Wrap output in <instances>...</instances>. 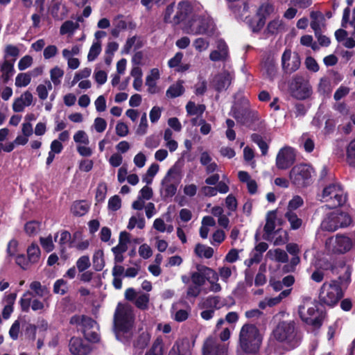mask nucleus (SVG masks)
<instances>
[{"label": "nucleus", "mask_w": 355, "mask_h": 355, "mask_svg": "<svg viewBox=\"0 0 355 355\" xmlns=\"http://www.w3.org/2000/svg\"><path fill=\"white\" fill-rule=\"evenodd\" d=\"M274 338L281 343L286 350L290 351L298 347L302 335L294 321H281L272 331Z\"/></svg>", "instance_id": "nucleus-4"}, {"label": "nucleus", "mask_w": 355, "mask_h": 355, "mask_svg": "<svg viewBox=\"0 0 355 355\" xmlns=\"http://www.w3.org/2000/svg\"><path fill=\"white\" fill-rule=\"evenodd\" d=\"M114 28L111 31V34L117 37L119 35L121 31L125 29L130 28L134 29L136 26L135 24L132 21H127L124 16L119 15L115 17L112 21Z\"/></svg>", "instance_id": "nucleus-20"}, {"label": "nucleus", "mask_w": 355, "mask_h": 355, "mask_svg": "<svg viewBox=\"0 0 355 355\" xmlns=\"http://www.w3.org/2000/svg\"><path fill=\"white\" fill-rule=\"evenodd\" d=\"M215 30L213 20L209 17H196L190 23L189 33L211 36Z\"/></svg>", "instance_id": "nucleus-11"}, {"label": "nucleus", "mask_w": 355, "mask_h": 355, "mask_svg": "<svg viewBox=\"0 0 355 355\" xmlns=\"http://www.w3.org/2000/svg\"><path fill=\"white\" fill-rule=\"evenodd\" d=\"M304 200L300 196H295L289 202L287 207V211H295L297 208L302 207Z\"/></svg>", "instance_id": "nucleus-59"}, {"label": "nucleus", "mask_w": 355, "mask_h": 355, "mask_svg": "<svg viewBox=\"0 0 355 355\" xmlns=\"http://www.w3.org/2000/svg\"><path fill=\"white\" fill-rule=\"evenodd\" d=\"M150 339L147 331H141L136 336L132 341L134 355H141L144 349L148 346Z\"/></svg>", "instance_id": "nucleus-21"}, {"label": "nucleus", "mask_w": 355, "mask_h": 355, "mask_svg": "<svg viewBox=\"0 0 355 355\" xmlns=\"http://www.w3.org/2000/svg\"><path fill=\"white\" fill-rule=\"evenodd\" d=\"M171 171L172 170L170 169L162 181V193L165 198L173 196L177 191V185L171 181L170 174Z\"/></svg>", "instance_id": "nucleus-23"}, {"label": "nucleus", "mask_w": 355, "mask_h": 355, "mask_svg": "<svg viewBox=\"0 0 355 355\" xmlns=\"http://www.w3.org/2000/svg\"><path fill=\"white\" fill-rule=\"evenodd\" d=\"M69 347V351L73 355H87L91 349L87 342L77 337L71 338Z\"/></svg>", "instance_id": "nucleus-18"}, {"label": "nucleus", "mask_w": 355, "mask_h": 355, "mask_svg": "<svg viewBox=\"0 0 355 355\" xmlns=\"http://www.w3.org/2000/svg\"><path fill=\"white\" fill-rule=\"evenodd\" d=\"M47 86L40 84L36 88V92L39 98L45 100L48 97V90L52 89V85L49 81L46 82Z\"/></svg>", "instance_id": "nucleus-55"}, {"label": "nucleus", "mask_w": 355, "mask_h": 355, "mask_svg": "<svg viewBox=\"0 0 355 355\" xmlns=\"http://www.w3.org/2000/svg\"><path fill=\"white\" fill-rule=\"evenodd\" d=\"M27 254L28 261L31 263L37 262L40 257L39 246L35 243H32L27 249Z\"/></svg>", "instance_id": "nucleus-38"}, {"label": "nucleus", "mask_w": 355, "mask_h": 355, "mask_svg": "<svg viewBox=\"0 0 355 355\" xmlns=\"http://www.w3.org/2000/svg\"><path fill=\"white\" fill-rule=\"evenodd\" d=\"M33 96L29 92L23 93L20 97L17 98L12 104V109L15 112H23L25 107L31 105L33 103Z\"/></svg>", "instance_id": "nucleus-22"}, {"label": "nucleus", "mask_w": 355, "mask_h": 355, "mask_svg": "<svg viewBox=\"0 0 355 355\" xmlns=\"http://www.w3.org/2000/svg\"><path fill=\"white\" fill-rule=\"evenodd\" d=\"M283 28V22L279 19H275L271 21L267 26V31L272 34H277Z\"/></svg>", "instance_id": "nucleus-53"}, {"label": "nucleus", "mask_w": 355, "mask_h": 355, "mask_svg": "<svg viewBox=\"0 0 355 355\" xmlns=\"http://www.w3.org/2000/svg\"><path fill=\"white\" fill-rule=\"evenodd\" d=\"M202 355H229L228 345L217 338L209 337L203 343Z\"/></svg>", "instance_id": "nucleus-13"}, {"label": "nucleus", "mask_w": 355, "mask_h": 355, "mask_svg": "<svg viewBox=\"0 0 355 355\" xmlns=\"http://www.w3.org/2000/svg\"><path fill=\"white\" fill-rule=\"evenodd\" d=\"M225 304V303L221 300L219 296H208L203 299L201 303V308L214 309L215 311L216 309H220Z\"/></svg>", "instance_id": "nucleus-26"}, {"label": "nucleus", "mask_w": 355, "mask_h": 355, "mask_svg": "<svg viewBox=\"0 0 355 355\" xmlns=\"http://www.w3.org/2000/svg\"><path fill=\"white\" fill-rule=\"evenodd\" d=\"M232 76L228 71H223L216 75L211 84L218 92L225 90L231 84Z\"/></svg>", "instance_id": "nucleus-19"}, {"label": "nucleus", "mask_w": 355, "mask_h": 355, "mask_svg": "<svg viewBox=\"0 0 355 355\" xmlns=\"http://www.w3.org/2000/svg\"><path fill=\"white\" fill-rule=\"evenodd\" d=\"M186 110L189 115H202L205 110V105L203 104L196 105L194 102L189 101L186 105Z\"/></svg>", "instance_id": "nucleus-39"}, {"label": "nucleus", "mask_w": 355, "mask_h": 355, "mask_svg": "<svg viewBox=\"0 0 355 355\" xmlns=\"http://www.w3.org/2000/svg\"><path fill=\"white\" fill-rule=\"evenodd\" d=\"M31 81V75L27 73H19L15 78V85L17 87H26Z\"/></svg>", "instance_id": "nucleus-51"}, {"label": "nucleus", "mask_w": 355, "mask_h": 355, "mask_svg": "<svg viewBox=\"0 0 355 355\" xmlns=\"http://www.w3.org/2000/svg\"><path fill=\"white\" fill-rule=\"evenodd\" d=\"M40 227V223L35 220H31L26 223L25 232L28 235H33L38 232Z\"/></svg>", "instance_id": "nucleus-62"}, {"label": "nucleus", "mask_w": 355, "mask_h": 355, "mask_svg": "<svg viewBox=\"0 0 355 355\" xmlns=\"http://www.w3.org/2000/svg\"><path fill=\"white\" fill-rule=\"evenodd\" d=\"M315 171L307 164L295 165L289 173V179L291 183L297 188H304L309 186L313 182Z\"/></svg>", "instance_id": "nucleus-5"}, {"label": "nucleus", "mask_w": 355, "mask_h": 355, "mask_svg": "<svg viewBox=\"0 0 355 355\" xmlns=\"http://www.w3.org/2000/svg\"><path fill=\"white\" fill-rule=\"evenodd\" d=\"M193 46L198 52L206 51L209 46V42L204 38L199 37L193 41Z\"/></svg>", "instance_id": "nucleus-63"}, {"label": "nucleus", "mask_w": 355, "mask_h": 355, "mask_svg": "<svg viewBox=\"0 0 355 355\" xmlns=\"http://www.w3.org/2000/svg\"><path fill=\"white\" fill-rule=\"evenodd\" d=\"M275 11L274 6L269 3L265 2L262 3L257 11V15L259 17H261L264 19H266L269 17L272 13Z\"/></svg>", "instance_id": "nucleus-41"}, {"label": "nucleus", "mask_w": 355, "mask_h": 355, "mask_svg": "<svg viewBox=\"0 0 355 355\" xmlns=\"http://www.w3.org/2000/svg\"><path fill=\"white\" fill-rule=\"evenodd\" d=\"M51 15L57 20L63 19L67 15V7L58 0H53L49 8Z\"/></svg>", "instance_id": "nucleus-24"}, {"label": "nucleus", "mask_w": 355, "mask_h": 355, "mask_svg": "<svg viewBox=\"0 0 355 355\" xmlns=\"http://www.w3.org/2000/svg\"><path fill=\"white\" fill-rule=\"evenodd\" d=\"M194 252L200 258L210 259L214 254V249L209 246L198 243L196 245Z\"/></svg>", "instance_id": "nucleus-32"}, {"label": "nucleus", "mask_w": 355, "mask_h": 355, "mask_svg": "<svg viewBox=\"0 0 355 355\" xmlns=\"http://www.w3.org/2000/svg\"><path fill=\"white\" fill-rule=\"evenodd\" d=\"M232 116L238 123L250 128L252 130H260L263 128V121L256 112L247 108H233Z\"/></svg>", "instance_id": "nucleus-8"}, {"label": "nucleus", "mask_w": 355, "mask_h": 355, "mask_svg": "<svg viewBox=\"0 0 355 355\" xmlns=\"http://www.w3.org/2000/svg\"><path fill=\"white\" fill-rule=\"evenodd\" d=\"M67 291V282L62 279H58L53 285V292L61 295H64Z\"/></svg>", "instance_id": "nucleus-57"}, {"label": "nucleus", "mask_w": 355, "mask_h": 355, "mask_svg": "<svg viewBox=\"0 0 355 355\" xmlns=\"http://www.w3.org/2000/svg\"><path fill=\"white\" fill-rule=\"evenodd\" d=\"M96 324L95 320L84 315L80 330L83 331L85 336H88L89 330L92 329Z\"/></svg>", "instance_id": "nucleus-52"}, {"label": "nucleus", "mask_w": 355, "mask_h": 355, "mask_svg": "<svg viewBox=\"0 0 355 355\" xmlns=\"http://www.w3.org/2000/svg\"><path fill=\"white\" fill-rule=\"evenodd\" d=\"M295 161V153L294 149L286 146L279 150L276 157V166L279 169L285 170L288 168Z\"/></svg>", "instance_id": "nucleus-14"}, {"label": "nucleus", "mask_w": 355, "mask_h": 355, "mask_svg": "<svg viewBox=\"0 0 355 355\" xmlns=\"http://www.w3.org/2000/svg\"><path fill=\"white\" fill-rule=\"evenodd\" d=\"M273 239V244L275 245H282L288 241V234L285 230L279 229L274 232Z\"/></svg>", "instance_id": "nucleus-44"}, {"label": "nucleus", "mask_w": 355, "mask_h": 355, "mask_svg": "<svg viewBox=\"0 0 355 355\" xmlns=\"http://www.w3.org/2000/svg\"><path fill=\"white\" fill-rule=\"evenodd\" d=\"M30 288L33 290L37 296L44 297L49 295V291L46 286H42L40 282H33Z\"/></svg>", "instance_id": "nucleus-43"}, {"label": "nucleus", "mask_w": 355, "mask_h": 355, "mask_svg": "<svg viewBox=\"0 0 355 355\" xmlns=\"http://www.w3.org/2000/svg\"><path fill=\"white\" fill-rule=\"evenodd\" d=\"M300 58L297 53L291 55L290 49H286L282 56V69L286 73H291L297 71L300 66Z\"/></svg>", "instance_id": "nucleus-15"}, {"label": "nucleus", "mask_w": 355, "mask_h": 355, "mask_svg": "<svg viewBox=\"0 0 355 355\" xmlns=\"http://www.w3.org/2000/svg\"><path fill=\"white\" fill-rule=\"evenodd\" d=\"M299 314L304 322L315 328H319L322 324L324 316L322 313L318 311L316 304H313L307 308L304 306H300L299 307Z\"/></svg>", "instance_id": "nucleus-12"}, {"label": "nucleus", "mask_w": 355, "mask_h": 355, "mask_svg": "<svg viewBox=\"0 0 355 355\" xmlns=\"http://www.w3.org/2000/svg\"><path fill=\"white\" fill-rule=\"evenodd\" d=\"M93 267L96 271H101L105 266L103 252L101 250L96 251L92 258Z\"/></svg>", "instance_id": "nucleus-37"}, {"label": "nucleus", "mask_w": 355, "mask_h": 355, "mask_svg": "<svg viewBox=\"0 0 355 355\" xmlns=\"http://www.w3.org/2000/svg\"><path fill=\"white\" fill-rule=\"evenodd\" d=\"M107 184L105 182H101L98 184L96 191L95 199L97 202H103L107 193Z\"/></svg>", "instance_id": "nucleus-56"}, {"label": "nucleus", "mask_w": 355, "mask_h": 355, "mask_svg": "<svg viewBox=\"0 0 355 355\" xmlns=\"http://www.w3.org/2000/svg\"><path fill=\"white\" fill-rule=\"evenodd\" d=\"M351 222V217L347 213L336 210L325 216L320 227L325 231L334 232L339 228L347 227Z\"/></svg>", "instance_id": "nucleus-7"}, {"label": "nucleus", "mask_w": 355, "mask_h": 355, "mask_svg": "<svg viewBox=\"0 0 355 355\" xmlns=\"http://www.w3.org/2000/svg\"><path fill=\"white\" fill-rule=\"evenodd\" d=\"M275 220L276 214L275 211H270L268 213L266 216V223L263 227L264 235L263 239L266 240H270V236L274 233L275 228Z\"/></svg>", "instance_id": "nucleus-27"}, {"label": "nucleus", "mask_w": 355, "mask_h": 355, "mask_svg": "<svg viewBox=\"0 0 355 355\" xmlns=\"http://www.w3.org/2000/svg\"><path fill=\"white\" fill-rule=\"evenodd\" d=\"M135 316L130 306L119 303L114 314V331L116 338L130 345L133 337Z\"/></svg>", "instance_id": "nucleus-2"}, {"label": "nucleus", "mask_w": 355, "mask_h": 355, "mask_svg": "<svg viewBox=\"0 0 355 355\" xmlns=\"http://www.w3.org/2000/svg\"><path fill=\"white\" fill-rule=\"evenodd\" d=\"M50 73L51 80L53 83L55 85H59L60 83V78L64 75V71L58 67H55L51 70Z\"/></svg>", "instance_id": "nucleus-60"}, {"label": "nucleus", "mask_w": 355, "mask_h": 355, "mask_svg": "<svg viewBox=\"0 0 355 355\" xmlns=\"http://www.w3.org/2000/svg\"><path fill=\"white\" fill-rule=\"evenodd\" d=\"M89 208V206L85 201H76L71 206V211L76 216H82L87 213Z\"/></svg>", "instance_id": "nucleus-31"}, {"label": "nucleus", "mask_w": 355, "mask_h": 355, "mask_svg": "<svg viewBox=\"0 0 355 355\" xmlns=\"http://www.w3.org/2000/svg\"><path fill=\"white\" fill-rule=\"evenodd\" d=\"M324 244L326 250L332 254H344L349 251L352 247V240L343 234L329 237Z\"/></svg>", "instance_id": "nucleus-10"}, {"label": "nucleus", "mask_w": 355, "mask_h": 355, "mask_svg": "<svg viewBox=\"0 0 355 355\" xmlns=\"http://www.w3.org/2000/svg\"><path fill=\"white\" fill-rule=\"evenodd\" d=\"M163 350L164 347L162 340L157 338L154 341L151 348L147 351L145 355H163Z\"/></svg>", "instance_id": "nucleus-47"}, {"label": "nucleus", "mask_w": 355, "mask_h": 355, "mask_svg": "<svg viewBox=\"0 0 355 355\" xmlns=\"http://www.w3.org/2000/svg\"><path fill=\"white\" fill-rule=\"evenodd\" d=\"M291 292V288L285 289L278 296L267 299V305L268 306H273L278 304L284 298L288 297Z\"/></svg>", "instance_id": "nucleus-49"}, {"label": "nucleus", "mask_w": 355, "mask_h": 355, "mask_svg": "<svg viewBox=\"0 0 355 355\" xmlns=\"http://www.w3.org/2000/svg\"><path fill=\"white\" fill-rule=\"evenodd\" d=\"M285 218L289 222L292 230H298L302 225V220L298 217L295 211H286Z\"/></svg>", "instance_id": "nucleus-33"}, {"label": "nucleus", "mask_w": 355, "mask_h": 355, "mask_svg": "<svg viewBox=\"0 0 355 355\" xmlns=\"http://www.w3.org/2000/svg\"><path fill=\"white\" fill-rule=\"evenodd\" d=\"M267 256L272 260L279 263H286L288 261L287 252L280 248L270 250L267 252Z\"/></svg>", "instance_id": "nucleus-29"}, {"label": "nucleus", "mask_w": 355, "mask_h": 355, "mask_svg": "<svg viewBox=\"0 0 355 355\" xmlns=\"http://www.w3.org/2000/svg\"><path fill=\"white\" fill-rule=\"evenodd\" d=\"M324 269H329L333 274L338 275V278L324 282L320 288L318 298L321 304L334 306L343 297L344 290L351 281L352 270L343 263L338 266L329 264Z\"/></svg>", "instance_id": "nucleus-1"}, {"label": "nucleus", "mask_w": 355, "mask_h": 355, "mask_svg": "<svg viewBox=\"0 0 355 355\" xmlns=\"http://www.w3.org/2000/svg\"><path fill=\"white\" fill-rule=\"evenodd\" d=\"M1 78L5 83L14 73V62L5 60L1 66Z\"/></svg>", "instance_id": "nucleus-30"}, {"label": "nucleus", "mask_w": 355, "mask_h": 355, "mask_svg": "<svg viewBox=\"0 0 355 355\" xmlns=\"http://www.w3.org/2000/svg\"><path fill=\"white\" fill-rule=\"evenodd\" d=\"M193 344L184 338L178 340L170 349L168 355H191Z\"/></svg>", "instance_id": "nucleus-17"}, {"label": "nucleus", "mask_w": 355, "mask_h": 355, "mask_svg": "<svg viewBox=\"0 0 355 355\" xmlns=\"http://www.w3.org/2000/svg\"><path fill=\"white\" fill-rule=\"evenodd\" d=\"M184 89L182 82H178L172 85L166 90V95L168 98H176L184 93Z\"/></svg>", "instance_id": "nucleus-35"}, {"label": "nucleus", "mask_w": 355, "mask_h": 355, "mask_svg": "<svg viewBox=\"0 0 355 355\" xmlns=\"http://www.w3.org/2000/svg\"><path fill=\"white\" fill-rule=\"evenodd\" d=\"M150 301V295L148 293H141L139 295L135 301V306L141 310H147Z\"/></svg>", "instance_id": "nucleus-40"}, {"label": "nucleus", "mask_w": 355, "mask_h": 355, "mask_svg": "<svg viewBox=\"0 0 355 355\" xmlns=\"http://www.w3.org/2000/svg\"><path fill=\"white\" fill-rule=\"evenodd\" d=\"M216 49L209 53V59L213 62H226L230 58L229 47L223 39L216 42Z\"/></svg>", "instance_id": "nucleus-16"}, {"label": "nucleus", "mask_w": 355, "mask_h": 355, "mask_svg": "<svg viewBox=\"0 0 355 355\" xmlns=\"http://www.w3.org/2000/svg\"><path fill=\"white\" fill-rule=\"evenodd\" d=\"M263 336L252 324H245L239 332L236 355H260Z\"/></svg>", "instance_id": "nucleus-3"}, {"label": "nucleus", "mask_w": 355, "mask_h": 355, "mask_svg": "<svg viewBox=\"0 0 355 355\" xmlns=\"http://www.w3.org/2000/svg\"><path fill=\"white\" fill-rule=\"evenodd\" d=\"M250 137H251L252 141L254 143H255L260 148L262 155H267L268 150V145L263 139V137L260 135L257 134V133H253Z\"/></svg>", "instance_id": "nucleus-42"}, {"label": "nucleus", "mask_w": 355, "mask_h": 355, "mask_svg": "<svg viewBox=\"0 0 355 355\" xmlns=\"http://www.w3.org/2000/svg\"><path fill=\"white\" fill-rule=\"evenodd\" d=\"M32 293L28 291L25 293L22 297L19 300L20 306L22 311L28 312L29 311L30 305L32 303L31 301Z\"/></svg>", "instance_id": "nucleus-58"}, {"label": "nucleus", "mask_w": 355, "mask_h": 355, "mask_svg": "<svg viewBox=\"0 0 355 355\" xmlns=\"http://www.w3.org/2000/svg\"><path fill=\"white\" fill-rule=\"evenodd\" d=\"M196 269L198 273L202 275L204 277L207 279V280L210 281V279L216 280L218 279L217 273L212 270L211 268L207 267L203 265H197Z\"/></svg>", "instance_id": "nucleus-36"}, {"label": "nucleus", "mask_w": 355, "mask_h": 355, "mask_svg": "<svg viewBox=\"0 0 355 355\" xmlns=\"http://www.w3.org/2000/svg\"><path fill=\"white\" fill-rule=\"evenodd\" d=\"M40 241L42 247L46 252H50L54 249V244L51 235H49L47 237H40Z\"/></svg>", "instance_id": "nucleus-64"}, {"label": "nucleus", "mask_w": 355, "mask_h": 355, "mask_svg": "<svg viewBox=\"0 0 355 355\" xmlns=\"http://www.w3.org/2000/svg\"><path fill=\"white\" fill-rule=\"evenodd\" d=\"M347 162L349 166L355 167V139L347 147Z\"/></svg>", "instance_id": "nucleus-50"}, {"label": "nucleus", "mask_w": 355, "mask_h": 355, "mask_svg": "<svg viewBox=\"0 0 355 355\" xmlns=\"http://www.w3.org/2000/svg\"><path fill=\"white\" fill-rule=\"evenodd\" d=\"M200 163L205 166L207 174L212 173L218 170V165L212 161L210 154L207 151L202 152L200 155Z\"/></svg>", "instance_id": "nucleus-25"}, {"label": "nucleus", "mask_w": 355, "mask_h": 355, "mask_svg": "<svg viewBox=\"0 0 355 355\" xmlns=\"http://www.w3.org/2000/svg\"><path fill=\"white\" fill-rule=\"evenodd\" d=\"M322 200L327 203L329 208L334 209L343 205L347 200V194L338 183L326 186L322 193Z\"/></svg>", "instance_id": "nucleus-6"}, {"label": "nucleus", "mask_w": 355, "mask_h": 355, "mask_svg": "<svg viewBox=\"0 0 355 355\" xmlns=\"http://www.w3.org/2000/svg\"><path fill=\"white\" fill-rule=\"evenodd\" d=\"M79 24L70 20L64 21L60 27V35H66L73 33L75 30L78 28Z\"/></svg>", "instance_id": "nucleus-45"}, {"label": "nucleus", "mask_w": 355, "mask_h": 355, "mask_svg": "<svg viewBox=\"0 0 355 355\" xmlns=\"http://www.w3.org/2000/svg\"><path fill=\"white\" fill-rule=\"evenodd\" d=\"M291 95L298 99L304 100L312 94V87L309 80L303 76H295L290 83Z\"/></svg>", "instance_id": "nucleus-9"}, {"label": "nucleus", "mask_w": 355, "mask_h": 355, "mask_svg": "<svg viewBox=\"0 0 355 355\" xmlns=\"http://www.w3.org/2000/svg\"><path fill=\"white\" fill-rule=\"evenodd\" d=\"M4 52H5L4 58L6 60L8 57L14 58L12 62H15V61L16 60L17 58L19 56V49L17 46L12 45V44L7 45L5 48Z\"/></svg>", "instance_id": "nucleus-61"}, {"label": "nucleus", "mask_w": 355, "mask_h": 355, "mask_svg": "<svg viewBox=\"0 0 355 355\" xmlns=\"http://www.w3.org/2000/svg\"><path fill=\"white\" fill-rule=\"evenodd\" d=\"M91 266L89 256L84 255L80 257L76 261V267L79 272H83L88 269Z\"/></svg>", "instance_id": "nucleus-54"}, {"label": "nucleus", "mask_w": 355, "mask_h": 355, "mask_svg": "<svg viewBox=\"0 0 355 355\" xmlns=\"http://www.w3.org/2000/svg\"><path fill=\"white\" fill-rule=\"evenodd\" d=\"M317 89L321 95L328 94L331 92V83L328 78L322 77L320 79Z\"/></svg>", "instance_id": "nucleus-46"}, {"label": "nucleus", "mask_w": 355, "mask_h": 355, "mask_svg": "<svg viewBox=\"0 0 355 355\" xmlns=\"http://www.w3.org/2000/svg\"><path fill=\"white\" fill-rule=\"evenodd\" d=\"M101 51V43L100 41L94 42L90 47L87 55V60L89 62L94 61Z\"/></svg>", "instance_id": "nucleus-48"}, {"label": "nucleus", "mask_w": 355, "mask_h": 355, "mask_svg": "<svg viewBox=\"0 0 355 355\" xmlns=\"http://www.w3.org/2000/svg\"><path fill=\"white\" fill-rule=\"evenodd\" d=\"M300 146H303L304 150L307 153H311L315 148L313 139L308 133H304L299 139Z\"/></svg>", "instance_id": "nucleus-34"}, {"label": "nucleus", "mask_w": 355, "mask_h": 355, "mask_svg": "<svg viewBox=\"0 0 355 355\" xmlns=\"http://www.w3.org/2000/svg\"><path fill=\"white\" fill-rule=\"evenodd\" d=\"M191 11V4L187 1H180L178 5V11L174 17L175 23L184 20Z\"/></svg>", "instance_id": "nucleus-28"}]
</instances>
